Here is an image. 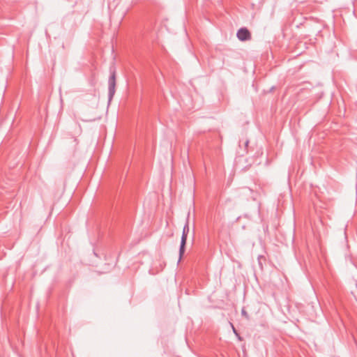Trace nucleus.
Masks as SVG:
<instances>
[{"instance_id":"nucleus-2","label":"nucleus","mask_w":357,"mask_h":357,"mask_svg":"<svg viewBox=\"0 0 357 357\" xmlns=\"http://www.w3.org/2000/svg\"><path fill=\"white\" fill-rule=\"evenodd\" d=\"M237 37L240 40H247L250 39L251 34L247 29L241 28L237 32Z\"/></svg>"},{"instance_id":"nucleus-1","label":"nucleus","mask_w":357,"mask_h":357,"mask_svg":"<svg viewBox=\"0 0 357 357\" xmlns=\"http://www.w3.org/2000/svg\"><path fill=\"white\" fill-rule=\"evenodd\" d=\"M188 232H189V226H188V223L186 222V224L183 227V234H182V236H181V246H180V250H179V261L181 259V258L184 254V252H185V245L186 243L187 236H188Z\"/></svg>"},{"instance_id":"nucleus-3","label":"nucleus","mask_w":357,"mask_h":357,"mask_svg":"<svg viewBox=\"0 0 357 357\" xmlns=\"http://www.w3.org/2000/svg\"><path fill=\"white\" fill-rule=\"evenodd\" d=\"M109 93L111 96H113L115 91V75H113L109 79Z\"/></svg>"}]
</instances>
